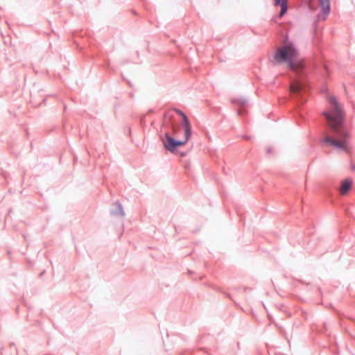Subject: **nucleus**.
<instances>
[{"label":"nucleus","mask_w":355,"mask_h":355,"mask_svg":"<svg viewBox=\"0 0 355 355\" xmlns=\"http://www.w3.org/2000/svg\"><path fill=\"white\" fill-rule=\"evenodd\" d=\"M177 113L181 116L182 117H183V116H186L182 111L180 110H176Z\"/></svg>","instance_id":"obj_9"},{"label":"nucleus","mask_w":355,"mask_h":355,"mask_svg":"<svg viewBox=\"0 0 355 355\" xmlns=\"http://www.w3.org/2000/svg\"><path fill=\"white\" fill-rule=\"evenodd\" d=\"M275 6H280L279 17H282L287 11V0H275Z\"/></svg>","instance_id":"obj_7"},{"label":"nucleus","mask_w":355,"mask_h":355,"mask_svg":"<svg viewBox=\"0 0 355 355\" xmlns=\"http://www.w3.org/2000/svg\"><path fill=\"white\" fill-rule=\"evenodd\" d=\"M320 5L322 8V12L327 15L330 10V1L329 0H319Z\"/></svg>","instance_id":"obj_8"},{"label":"nucleus","mask_w":355,"mask_h":355,"mask_svg":"<svg viewBox=\"0 0 355 355\" xmlns=\"http://www.w3.org/2000/svg\"><path fill=\"white\" fill-rule=\"evenodd\" d=\"M306 91V88L304 85L299 80L294 81L291 85V92L293 94L300 95Z\"/></svg>","instance_id":"obj_4"},{"label":"nucleus","mask_w":355,"mask_h":355,"mask_svg":"<svg viewBox=\"0 0 355 355\" xmlns=\"http://www.w3.org/2000/svg\"><path fill=\"white\" fill-rule=\"evenodd\" d=\"M297 55V51L292 45H286L277 50L275 59L280 63L282 61H291Z\"/></svg>","instance_id":"obj_2"},{"label":"nucleus","mask_w":355,"mask_h":355,"mask_svg":"<svg viewBox=\"0 0 355 355\" xmlns=\"http://www.w3.org/2000/svg\"><path fill=\"white\" fill-rule=\"evenodd\" d=\"M162 141L164 147L168 150L173 151L176 148L185 144L188 140H186L185 137L183 141H176L166 134Z\"/></svg>","instance_id":"obj_3"},{"label":"nucleus","mask_w":355,"mask_h":355,"mask_svg":"<svg viewBox=\"0 0 355 355\" xmlns=\"http://www.w3.org/2000/svg\"><path fill=\"white\" fill-rule=\"evenodd\" d=\"M328 101L331 107L329 110L323 112V115L327 121L328 125L335 134V139L326 136L323 141L337 148L345 150L347 148L345 138L348 137V134L342 128L343 112L334 96H329Z\"/></svg>","instance_id":"obj_1"},{"label":"nucleus","mask_w":355,"mask_h":355,"mask_svg":"<svg viewBox=\"0 0 355 355\" xmlns=\"http://www.w3.org/2000/svg\"><path fill=\"white\" fill-rule=\"evenodd\" d=\"M352 181L349 179H346L343 181L340 187V193L342 195H345L347 191L351 189Z\"/></svg>","instance_id":"obj_6"},{"label":"nucleus","mask_w":355,"mask_h":355,"mask_svg":"<svg viewBox=\"0 0 355 355\" xmlns=\"http://www.w3.org/2000/svg\"><path fill=\"white\" fill-rule=\"evenodd\" d=\"M182 120V125L184 128V135L186 136V140H188L191 134L190 123L187 116H183Z\"/></svg>","instance_id":"obj_5"}]
</instances>
